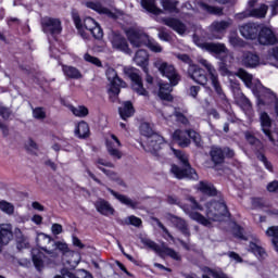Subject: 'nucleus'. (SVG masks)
Segmentation results:
<instances>
[{
  "label": "nucleus",
  "instance_id": "nucleus-1",
  "mask_svg": "<svg viewBox=\"0 0 278 278\" xmlns=\"http://www.w3.org/2000/svg\"><path fill=\"white\" fill-rule=\"evenodd\" d=\"M190 206H182V211L191 220L203 225V227H212V220L214 223L223 220L224 216H228L229 211L227 210V204L224 200L211 201L206 203V217L199 212H203V205L197 202V199L190 197L188 198Z\"/></svg>",
  "mask_w": 278,
  "mask_h": 278
},
{
  "label": "nucleus",
  "instance_id": "nucleus-2",
  "mask_svg": "<svg viewBox=\"0 0 278 278\" xmlns=\"http://www.w3.org/2000/svg\"><path fill=\"white\" fill-rule=\"evenodd\" d=\"M51 242H53V238L45 232L39 233L37 237L38 248L45 251V253H47V255L53 260H58V257H60V253H58V251L62 252L64 257H66V255H71L72 257L75 256V252L68 249V244L62 241H55L53 244V250L47 249V244H51Z\"/></svg>",
  "mask_w": 278,
  "mask_h": 278
},
{
  "label": "nucleus",
  "instance_id": "nucleus-3",
  "mask_svg": "<svg viewBox=\"0 0 278 278\" xmlns=\"http://www.w3.org/2000/svg\"><path fill=\"white\" fill-rule=\"evenodd\" d=\"M177 60H180L184 64H188V75L190 76L195 84L200 86L207 85V73L205 70L201 68L199 65L194 64V61L187 53H178L176 54Z\"/></svg>",
  "mask_w": 278,
  "mask_h": 278
},
{
  "label": "nucleus",
  "instance_id": "nucleus-4",
  "mask_svg": "<svg viewBox=\"0 0 278 278\" xmlns=\"http://www.w3.org/2000/svg\"><path fill=\"white\" fill-rule=\"evenodd\" d=\"M126 36L132 47L140 48L147 45L150 51H153L154 53H162V46L149 40V35L144 33H140L136 29H129L126 31Z\"/></svg>",
  "mask_w": 278,
  "mask_h": 278
},
{
  "label": "nucleus",
  "instance_id": "nucleus-5",
  "mask_svg": "<svg viewBox=\"0 0 278 278\" xmlns=\"http://www.w3.org/2000/svg\"><path fill=\"white\" fill-rule=\"evenodd\" d=\"M140 134L146 138H150L148 141V149L150 153H157L160 149H162V144H164V137L155 134V130L151 127V124L144 122L140 125Z\"/></svg>",
  "mask_w": 278,
  "mask_h": 278
},
{
  "label": "nucleus",
  "instance_id": "nucleus-6",
  "mask_svg": "<svg viewBox=\"0 0 278 278\" xmlns=\"http://www.w3.org/2000/svg\"><path fill=\"white\" fill-rule=\"evenodd\" d=\"M124 73L130 79L134 92L139 97H149V91L144 88V83H142V76H140L138 68L125 67Z\"/></svg>",
  "mask_w": 278,
  "mask_h": 278
},
{
  "label": "nucleus",
  "instance_id": "nucleus-7",
  "mask_svg": "<svg viewBox=\"0 0 278 278\" xmlns=\"http://www.w3.org/2000/svg\"><path fill=\"white\" fill-rule=\"evenodd\" d=\"M162 77H166L172 86H177L181 81V75L177 73V68L173 64L162 62L157 67Z\"/></svg>",
  "mask_w": 278,
  "mask_h": 278
},
{
  "label": "nucleus",
  "instance_id": "nucleus-8",
  "mask_svg": "<svg viewBox=\"0 0 278 278\" xmlns=\"http://www.w3.org/2000/svg\"><path fill=\"white\" fill-rule=\"evenodd\" d=\"M256 40L263 47H275V45H278L277 35L267 26H261Z\"/></svg>",
  "mask_w": 278,
  "mask_h": 278
},
{
  "label": "nucleus",
  "instance_id": "nucleus-9",
  "mask_svg": "<svg viewBox=\"0 0 278 278\" xmlns=\"http://www.w3.org/2000/svg\"><path fill=\"white\" fill-rule=\"evenodd\" d=\"M41 27L43 33L50 34V36L62 34V21L60 18L46 16L41 20Z\"/></svg>",
  "mask_w": 278,
  "mask_h": 278
},
{
  "label": "nucleus",
  "instance_id": "nucleus-10",
  "mask_svg": "<svg viewBox=\"0 0 278 278\" xmlns=\"http://www.w3.org/2000/svg\"><path fill=\"white\" fill-rule=\"evenodd\" d=\"M260 123L262 127L263 134L268 138L269 142H275V137H273V134H278V128H273V118H270V115L266 113V111H263L260 114Z\"/></svg>",
  "mask_w": 278,
  "mask_h": 278
},
{
  "label": "nucleus",
  "instance_id": "nucleus-11",
  "mask_svg": "<svg viewBox=\"0 0 278 278\" xmlns=\"http://www.w3.org/2000/svg\"><path fill=\"white\" fill-rule=\"evenodd\" d=\"M261 27L256 23H245L239 27V31L245 40H257Z\"/></svg>",
  "mask_w": 278,
  "mask_h": 278
},
{
  "label": "nucleus",
  "instance_id": "nucleus-12",
  "mask_svg": "<svg viewBox=\"0 0 278 278\" xmlns=\"http://www.w3.org/2000/svg\"><path fill=\"white\" fill-rule=\"evenodd\" d=\"M200 49H204V51H208V53H214L215 55H223V53H227L229 51L225 43H214V42H202L198 45Z\"/></svg>",
  "mask_w": 278,
  "mask_h": 278
},
{
  "label": "nucleus",
  "instance_id": "nucleus-13",
  "mask_svg": "<svg viewBox=\"0 0 278 278\" xmlns=\"http://www.w3.org/2000/svg\"><path fill=\"white\" fill-rule=\"evenodd\" d=\"M86 5L89 8V10H93L94 12H98V14H104V16H108V18H113V21L118 20V15L116 13L112 12V10L109 8L103 7V4L100 2L89 1L86 3Z\"/></svg>",
  "mask_w": 278,
  "mask_h": 278
},
{
  "label": "nucleus",
  "instance_id": "nucleus-14",
  "mask_svg": "<svg viewBox=\"0 0 278 278\" xmlns=\"http://www.w3.org/2000/svg\"><path fill=\"white\" fill-rule=\"evenodd\" d=\"M266 14H268V7L266 4H261L260 8L251 9L249 11H244L239 14L240 18H266Z\"/></svg>",
  "mask_w": 278,
  "mask_h": 278
},
{
  "label": "nucleus",
  "instance_id": "nucleus-15",
  "mask_svg": "<svg viewBox=\"0 0 278 278\" xmlns=\"http://www.w3.org/2000/svg\"><path fill=\"white\" fill-rule=\"evenodd\" d=\"M169 220L185 236V238H190L191 232H190V226L188 225V222L181 217H177L175 215H169Z\"/></svg>",
  "mask_w": 278,
  "mask_h": 278
},
{
  "label": "nucleus",
  "instance_id": "nucleus-16",
  "mask_svg": "<svg viewBox=\"0 0 278 278\" xmlns=\"http://www.w3.org/2000/svg\"><path fill=\"white\" fill-rule=\"evenodd\" d=\"M134 62H135V64H137V66H140V68H142L143 73H148V71H149V52L144 49H139L135 53Z\"/></svg>",
  "mask_w": 278,
  "mask_h": 278
},
{
  "label": "nucleus",
  "instance_id": "nucleus-17",
  "mask_svg": "<svg viewBox=\"0 0 278 278\" xmlns=\"http://www.w3.org/2000/svg\"><path fill=\"white\" fill-rule=\"evenodd\" d=\"M242 66L245 68H257L260 64V55L257 53L247 51L242 55Z\"/></svg>",
  "mask_w": 278,
  "mask_h": 278
},
{
  "label": "nucleus",
  "instance_id": "nucleus-18",
  "mask_svg": "<svg viewBox=\"0 0 278 278\" xmlns=\"http://www.w3.org/2000/svg\"><path fill=\"white\" fill-rule=\"evenodd\" d=\"M170 92H173V85L170 84V81L159 84V98L161 101H168L169 103H172L175 98L173 97V94H170Z\"/></svg>",
  "mask_w": 278,
  "mask_h": 278
},
{
  "label": "nucleus",
  "instance_id": "nucleus-19",
  "mask_svg": "<svg viewBox=\"0 0 278 278\" xmlns=\"http://www.w3.org/2000/svg\"><path fill=\"white\" fill-rule=\"evenodd\" d=\"M97 212H99V214H102V216H112L114 215V207H112V204H110V202L103 200V199H98L94 203H93Z\"/></svg>",
  "mask_w": 278,
  "mask_h": 278
},
{
  "label": "nucleus",
  "instance_id": "nucleus-20",
  "mask_svg": "<svg viewBox=\"0 0 278 278\" xmlns=\"http://www.w3.org/2000/svg\"><path fill=\"white\" fill-rule=\"evenodd\" d=\"M13 238L14 232L12 231V225L0 224V244H10Z\"/></svg>",
  "mask_w": 278,
  "mask_h": 278
},
{
  "label": "nucleus",
  "instance_id": "nucleus-21",
  "mask_svg": "<svg viewBox=\"0 0 278 278\" xmlns=\"http://www.w3.org/2000/svg\"><path fill=\"white\" fill-rule=\"evenodd\" d=\"M164 23L167 27H170V29H173L180 36L186 34V24H184L181 20L175 18V17H168L164 20Z\"/></svg>",
  "mask_w": 278,
  "mask_h": 278
},
{
  "label": "nucleus",
  "instance_id": "nucleus-22",
  "mask_svg": "<svg viewBox=\"0 0 278 278\" xmlns=\"http://www.w3.org/2000/svg\"><path fill=\"white\" fill-rule=\"evenodd\" d=\"M118 114L122 121H127V118H131V116L136 114L134 103L131 101H125L123 105L118 108Z\"/></svg>",
  "mask_w": 278,
  "mask_h": 278
},
{
  "label": "nucleus",
  "instance_id": "nucleus-23",
  "mask_svg": "<svg viewBox=\"0 0 278 278\" xmlns=\"http://www.w3.org/2000/svg\"><path fill=\"white\" fill-rule=\"evenodd\" d=\"M211 161L215 166L225 164V150L220 147H212L210 151Z\"/></svg>",
  "mask_w": 278,
  "mask_h": 278
},
{
  "label": "nucleus",
  "instance_id": "nucleus-24",
  "mask_svg": "<svg viewBox=\"0 0 278 278\" xmlns=\"http://www.w3.org/2000/svg\"><path fill=\"white\" fill-rule=\"evenodd\" d=\"M207 71H208L211 84H212L216 94H218V97H223V94H225V92L223 91V86H220V80H218V74L216 73V70L208 66Z\"/></svg>",
  "mask_w": 278,
  "mask_h": 278
},
{
  "label": "nucleus",
  "instance_id": "nucleus-25",
  "mask_svg": "<svg viewBox=\"0 0 278 278\" xmlns=\"http://www.w3.org/2000/svg\"><path fill=\"white\" fill-rule=\"evenodd\" d=\"M88 22L92 23L93 26L88 27V24H86L85 22V29H87V31H90L94 40H103V28H101V25H99L93 18H89Z\"/></svg>",
  "mask_w": 278,
  "mask_h": 278
},
{
  "label": "nucleus",
  "instance_id": "nucleus-26",
  "mask_svg": "<svg viewBox=\"0 0 278 278\" xmlns=\"http://www.w3.org/2000/svg\"><path fill=\"white\" fill-rule=\"evenodd\" d=\"M108 190L115 199H117V201H119V203H123V205H127V207H131V210H136V207H138L137 201H134L129 197L121 194L111 188H109Z\"/></svg>",
  "mask_w": 278,
  "mask_h": 278
},
{
  "label": "nucleus",
  "instance_id": "nucleus-27",
  "mask_svg": "<svg viewBox=\"0 0 278 278\" xmlns=\"http://www.w3.org/2000/svg\"><path fill=\"white\" fill-rule=\"evenodd\" d=\"M75 136L80 140L90 138V125H88L86 121L79 122L75 129Z\"/></svg>",
  "mask_w": 278,
  "mask_h": 278
},
{
  "label": "nucleus",
  "instance_id": "nucleus-28",
  "mask_svg": "<svg viewBox=\"0 0 278 278\" xmlns=\"http://www.w3.org/2000/svg\"><path fill=\"white\" fill-rule=\"evenodd\" d=\"M112 46L114 49H118V51H129V43H127V39L121 34L113 36Z\"/></svg>",
  "mask_w": 278,
  "mask_h": 278
},
{
  "label": "nucleus",
  "instance_id": "nucleus-29",
  "mask_svg": "<svg viewBox=\"0 0 278 278\" xmlns=\"http://www.w3.org/2000/svg\"><path fill=\"white\" fill-rule=\"evenodd\" d=\"M173 138L181 149H187L192 142L181 129H176L173 134Z\"/></svg>",
  "mask_w": 278,
  "mask_h": 278
},
{
  "label": "nucleus",
  "instance_id": "nucleus-30",
  "mask_svg": "<svg viewBox=\"0 0 278 278\" xmlns=\"http://www.w3.org/2000/svg\"><path fill=\"white\" fill-rule=\"evenodd\" d=\"M62 72L67 79H81L84 77L81 72L73 65H62Z\"/></svg>",
  "mask_w": 278,
  "mask_h": 278
},
{
  "label": "nucleus",
  "instance_id": "nucleus-31",
  "mask_svg": "<svg viewBox=\"0 0 278 278\" xmlns=\"http://www.w3.org/2000/svg\"><path fill=\"white\" fill-rule=\"evenodd\" d=\"M197 188L200 190V192H202V194H207V197H216V194H218V191L214 185H212V182L200 181Z\"/></svg>",
  "mask_w": 278,
  "mask_h": 278
},
{
  "label": "nucleus",
  "instance_id": "nucleus-32",
  "mask_svg": "<svg viewBox=\"0 0 278 278\" xmlns=\"http://www.w3.org/2000/svg\"><path fill=\"white\" fill-rule=\"evenodd\" d=\"M266 149L265 148H261L258 150H255V155L256 159L258 160V162H262L266 168V170H268L269 173H273V163L270 161H268V157H266Z\"/></svg>",
  "mask_w": 278,
  "mask_h": 278
},
{
  "label": "nucleus",
  "instance_id": "nucleus-33",
  "mask_svg": "<svg viewBox=\"0 0 278 278\" xmlns=\"http://www.w3.org/2000/svg\"><path fill=\"white\" fill-rule=\"evenodd\" d=\"M111 86L109 89V94H113L114 97H118L121 94V86L125 84V81L121 77H116L110 81Z\"/></svg>",
  "mask_w": 278,
  "mask_h": 278
},
{
  "label": "nucleus",
  "instance_id": "nucleus-34",
  "mask_svg": "<svg viewBox=\"0 0 278 278\" xmlns=\"http://www.w3.org/2000/svg\"><path fill=\"white\" fill-rule=\"evenodd\" d=\"M170 173L174 175H197V172L190 167L181 166L179 167L177 164H173L170 168Z\"/></svg>",
  "mask_w": 278,
  "mask_h": 278
},
{
  "label": "nucleus",
  "instance_id": "nucleus-35",
  "mask_svg": "<svg viewBox=\"0 0 278 278\" xmlns=\"http://www.w3.org/2000/svg\"><path fill=\"white\" fill-rule=\"evenodd\" d=\"M141 8L150 12V14H160L162 12L155 4V0H141Z\"/></svg>",
  "mask_w": 278,
  "mask_h": 278
},
{
  "label": "nucleus",
  "instance_id": "nucleus-36",
  "mask_svg": "<svg viewBox=\"0 0 278 278\" xmlns=\"http://www.w3.org/2000/svg\"><path fill=\"white\" fill-rule=\"evenodd\" d=\"M237 76L244 83L247 88H251V86H253V75L249 74L244 68H239Z\"/></svg>",
  "mask_w": 278,
  "mask_h": 278
},
{
  "label": "nucleus",
  "instance_id": "nucleus-37",
  "mask_svg": "<svg viewBox=\"0 0 278 278\" xmlns=\"http://www.w3.org/2000/svg\"><path fill=\"white\" fill-rule=\"evenodd\" d=\"M200 8L204 12H207V14H215L216 16H223V8H220V7H214V5H210L205 2H201Z\"/></svg>",
  "mask_w": 278,
  "mask_h": 278
},
{
  "label": "nucleus",
  "instance_id": "nucleus-38",
  "mask_svg": "<svg viewBox=\"0 0 278 278\" xmlns=\"http://www.w3.org/2000/svg\"><path fill=\"white\" fill-rule=\"evenodd\" d=\"M249 249L256 255V257H258V260H266L268 255L266 254V250L261 245H257V243L250 242Z\"/></svg>",
  "mask_w": 278,
  "mask_h": 278
},
{
  "label": "nucleus",
  "instance_id": "nucleus-39",
  "mask_svg": "<svg viewBox=\"0 0 278 278\" xmlns=\"http://www.w3.org/2000/svg\"><path fill=\"white\" fill-rule=\"evenodd\" d=\"M174 155L179 160L180 166H185L186 168H190V161L188 160V156L181 151V150H174Z\"/></svg>",
  "mask_w": 278,
  "mask_h": 278
},
{
  "label": "nucleus",
  "instance_id": "nucleus-40",
  "mask_svg": "<svg viewBox=\"0 0 278 278\" xmlns=\"http://www.w3.org/2000/svg\"><path fill=\"white\" fill-rule=\"evenodd\" d=\"M160 255H168V257H172V260H176V262H179V260H181V256L179 255V253H177L175 250L165 245H162Z\"/></svg>",
  "mask_w": 278,
  "mask_h": 278
},
{
  "label": "nucleus",
  "instance_id": "nucleus-41",
  "mask_svg": "<svg viewBox=\"0 0 278 278\" xmlns=\"http://www.w3.org/2000/svg\"><path fill=\"white\" fill-rule=\"evenodd\" d=\"M141 242L144 244V247H148V249H151L155 253H159V254L162 253V247H160L153 240L148 239V238H141Z\"/></svg>",
  "mask_w": 278,
  "mask_h": 278
},
{
  "label": "nucleus",
  "instance_id": "nucleus-42",
  "mask_svg": "<svg viewBox=\"0 0 278 278\" xmlns=\"http://www.w3.org/2000/svg\"><path fill=\"white\" fill-rule=\"evenodd\" d=\"M141 242L144 244V247H148V249H151L155 253H159V254L162 253V247H160L153 240L148 239V238H141Z\"/></svg>",
  "mask_w": 278,
  "mask_h": 278
},
{
  "label": "nucleus",
  "instance_id": "nucleus-43",
  "mask_svg": "<svg viewBox=\"0 0 278 278\" xmlns=\"http://www.w3.org/2000/svg\"><path fill=\"white\" fill-rule=\"evenodd\" d=\"M72 113L74 116H78V118H86L90 114V111L86 108V105H79L78 108H73Z\"/></svg>",
  "mask_w": 278,
  "mask_h": 278
},
{
  "label": "nucleus",
  "instance_id": "nucleus-44",
  "mask_svg": "<svg viewBox=\"0 0 278 278\" xmlns=\"http://www.w3.org/2000/svg\"><path fill=\"white\" fill-rule=\"evenodd\" d=\"M186 134L189 138V140H192L194 142L195 147H201V135L197 132L194 129H187Z\"/></svg>",
  "mask_w": 278,
  "mask_h": 278
},
{
  "label": "nucleus",
  "instance_id": "nucleus-45",
  "mask_svg": "<svg viewBox=\"0 0 278 278\" xmlns=\"http://www.w3.org/2000/svg\"><path fill=\"white\" fill-rule=\"evenodd\" d=\"M0 210L4 212V214H8V216H12V214H14V204L2 200L0 201Z\"/></svg>",
  "mask_w": 278,
  "mask_h": 278
},
{
  "label": "nucleus",
  "instance_id": "nucleus-46",
  "mask_svg": "<svg viewBox=\"0 0 278 278\" xmlns=\"http://www.w3.org/2000/svg\"><path fill=\"white\" fill-rule=\"evenodd\" d=\"M84 60L85 62H89V64H93V66H97L98 68L103 67L101 60L97 56H92L90 53H85Z\"/></svg>",
  "mask_w": 278,
  "mask_h": 278
},
{
  "label": "nucleus",
  "instance_id": "nucleus-47",
  "mask_svg": "<svg viewBox=\"0 0 278 278\" xmlns=\"http://www.w3.org/2000/svg\"><path fill=\"white\" fill-rule=\"evenodd\" d=\"M179 2L177 0H163L162 1V5H163V9L166 11V12H176L177 11V4Z\"/></svg>",
  "mask_w": 278,
  "mask_h": 278
},
{
  "label": "nucleus",
  "instance_id": "nucleus-48",
  "mask_svg": "<svg viewBox=\"0 0 278 278\" xmlns=\"http://www.w3.org/2000/svg\"><path fill=\"white\" fill-rule=\"evenodd\" d=\"M174 116L177 123H180V125H184L185 127H188V125H190V119H188V117L185 116L181 111H175Z\"/></svg>",
  "mask_w": 278,
  "mask_h": 278
},
{
  "label": "nucleus",
  "instance_id": "nucleus-49",
  "mask_svg": "<svg viewBox=\"0 0 278 278\" xmlns=\"http://www.w3.org/2000/svg\"><path fill=\"white\" fill-rule=\"evenodd\" d=\"M245 138L250 144L256 147V151L262 148L264 149V144L262 143V141H260V139H257L254 135L247 134Z\"/></svg>",
  "mask_w": 278,
  "mask_h": 278
},
{
  "label": "nucleus",
  "instance_id": "nucleus-50",
  "mask_svg": "<svg viewBox=\"0 0 278 278\" xmlns=\"http://www.w3.org/2000/svg\"><path fill=\"white\" fill-rule=\"evenodd\" d=\"M33 116L37 118V121H43V118H47V112H45V108L37 106L33 110Z\"/></svg>",
  "mask_w": 278,
  "mask_h": 278
},
{
  "label": "nucleus",
  "instance_id": "nucleus-51",
  "mask_svg": "<svg viewBox=\"0 0 278 278\" xmlns=\"http://www.w3.org/2000/svg\"><path fill=\"white\" fill-rule=\"evenodd\" d=\"M229 43L231 47H244V40L240 38L238 35H232L229 37Z\"/></svg>",
  "mask_w": 278,
  "mask_h": 278
},
{
  "label": "nucleus",
  "instance_id": "nucleus-52",
  "mask_svg": "<svg viewBox=\"0 0 278 278\" xmlns=\"http://www.w3.org/2000/svg\"><path fill=\"white\" fill-rule=\"evenodd\" d=\"M108 152L114 160H121V157H123V153H121L118 149L113 148L110 143H108Z\"/></svg>",
  "mask_w": 278,
  "mask_h": 278
},
{
  "label": "nucleus",
  "instance_id": "nucleus-53",
  "mask_svg": "<svg viewBox=\"0 0 278 278\" xmlns=\"http://www.w3.org/2000/svg\"><path fill=\"white\" fill-rule=\"evenodd\" d=\"M213 27L216 31H225V29L229 27V22L227 21L215 22L213 24Z\"/></svg>",
  "mask_w": 278,
  "mask_h": 278
},
{
  "label": "nucleus",
  "instance_id": "nucleus-54",
  "mask_svg": "<svg viewBox=\"0 0 278 278\" xmlns=\"http://www.w3.org/2000/svg\"><path fill=\"white\" fill-rule=\"evenodd\" d=\"M126 225H132L134 227H140V225H142V219L131 215L126 218Z\"/></svg>",
  "mask_w": 278,
  "mask_h": 278
},
{
  "label": "nucleus",
  "instance_id": "nucleus-55",
  "mask_svg": "<svg viewBox=\"0 0 278 278\" xmlns=\"http://www.w3.org/2000/svg\"><path fill=\"white\" fill-rule=\"evenodd\" d=\"M167 203H169V205H179V207H181V210H184L185 206L189 207L188 204H181L179 199H177V197H175V195H168Z\"/></svg>",
  "mask_w": 278,
  "mask_h": 278
},
{
  "label": "nucleus",
  "instance_id": "nucleus-56",
  "mask_svg": "<svg viewBox=\"0 0 278 278\" xmlns=\"http://www.w3.org/2000/svg\"><path fill=\"white\" fill-rule=\"evenodd\" d=\"M33 262H34L35 268H37V270H42V268L45 266V262H42L41 255H33Z\"/></svg>",
  "mask_w": 278,
  "mask_h": 278
},
{
  "label": "nucleus",
  "instance_id": "nucleus-57",
  "mask_svg": "<svg viewBox=\"0 0 278 278\" xmlns=\"http://www.w3.org/2000/svg\"><path fill=\"white\" fill-rule=\"evenodd\" d=\"M54 278H77V276H75V274L67 268H63L61 269V275H56Z\"/></svg>",
  "mask_w": 278,
  "mask_h": 278
},
{
  "label": "nucleus",
  "instance_id": "nucleus-58",
  "mask_svg": "<svg viewBox=\"0 0 278 278\" xmlns=\"http://www.w3.org/2000/svg\"><path fill=\"white\" fill-rule=\"evenodd\" d=\"M266 236L268 238H271V240H275L278 238V226H271L266 230Z\"/></svg>",
  "mask_w": 278,
  "mask_h": 278
},
{
  "label": "nucleus",
  "instance_id": "nucleus-59",
  "mask_svg": "<svg viewBox=\"0 0 278 278\" xmlns=\"http://www.w3.org/2000/svg\"><path fill=\"white\" fill-rule=\"evenodd\" d=\"M0 116L8 121L12 116V111L8 106H0Z\"/></svg>",
  "mask_w": 278,
  "mask_h": 278
},
{
  "label": "nucleus",
  "instance_id": "nucleus-60",
  "mask_svg": "<svg viewBox=\"0 0 278 278\" xmlns=\"http://www.w3.org/2000/svg\"><path fill=\"white\" fill-rule=\"evenodd\" d=\"M72 18L76 29H81V27H84V24L81 23V17L78 13H73Z\"/></svg>",
  "mask_w": 278,
  "mask_h": 278
},
{
  "label": "nucleus",
  "instance_id": "nucleus-61",
  "mask_svg": "<svg viewBox=\"0 0 278 278\" xmlns=\"http://www.w3.org/2000/svg\"><path fill=\"white\" fill-rule=\"evenodd\" d=\"M235 238H239V240H244V230L240 226H236L232 230Z\"/></svg>",
  "mask_w": 278,
  "mask_h": 278
},
{
  "label": "nucleus",
  "instance_id": "nucleus-62",
  "mask_svg": "<svg viewBox=\"0 0 278 278\" xmlns=\"http://www.w3.org/2000/svg\"><path fill=\"white\" fill-rule=\"evenodd\" d=\"M51 231H52L53 236H60V233H62V231H64V229L62 228L61 224H53L51 227Z\"/></svg>",
  "mask_w": 278,
  "mask_h": 278
},
{
  "label": "nucleus",
  "instance_id": "nucleus-63",
  "mask_svg": "<svg viewBox=\"0 0 278 278\" xmlns=\"http://www.w3.org/2000/svg\"><path fill=\"white\" fill-rule=\"evenodd\" d=\"M118 77V73H116V70L109 68L106 70V78L111 81L113 79H116Z\"/></svg>",
  "mask_w": 278,
  "mask_h": 278
},
{
  "label": "nucleus",
  "instance_id": "nucleus-64",
  "mask_svg": "<svg viewBox=\"0 0 278 278\" xmlns=\"http://www.w3.org/2000/svg\"><path fill=\"white\" fill-rule=\"evenodd\" d=\"M278 190V181L274 180L267 185V191L268 192H277Z\"/></svg>",
  "mask_w": 278,
  "mask_h": 278
}]
</instances>
